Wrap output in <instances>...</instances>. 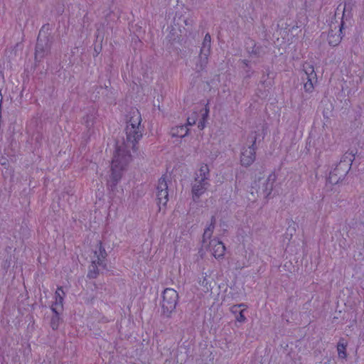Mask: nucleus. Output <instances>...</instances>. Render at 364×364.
Segmentation results:
<instances>
[{"instance_id": "nucleus-27", "label": "nucleus", "mask_w": 364, "mask_h": 364, "mask_svg": "<svg viewBox=\"0 0 364 364\" xmlns=\"http://www.w3.org/2000/svg\"><path fill=\"white\" fill-rule=\"evenodd\" d=\"M248 52L250 54L256 55V56H259V48H257L255 44H254V46L252 48L251 50H249Z\"/></svg>"}, {"instance_id": "nucleus-31", "label": "nucleus", "mask_w": 364, "mask_h": 364, "mask_svg": "<svg viewBox=\"0 0 364 364\" xmlns=\"http://www.w3.org/2000/svg\"><path fill=\"white\" fill-rule=\"evenodd\" d=\"M183 21H184L185 25L188 26V28L190 27V28L192 27V26L193 24V20L190 18L184 19Z\"/></svg>"}, {"instance_id": "nucleus-35", "label": "nucleus", "mask_w": 364, "mask_h": 364, "mask_svg": "<svg viewBox=\"0 0 364 364\" xmlns=\"http://www.w3.org/2000/svg\"><path fill=\"white\" fill-rule=\"evenodd\" d=\"M245 73H246V77H251V75L252 73V72H251L250 70V68H247L246 70H245Z\"/></svg>"}, {"instance_id": "nucleus-23", "label": "nucleus", "mask_w": 364, "mask_h": 364, "mask_svg": "<svg viewBox=\"0 0 364 364\" xmlns=\"http://www.w3.org/2000/svg\"><path fill=\"white\" fill-rule=\"evenodd\" d=\"M167 39L171 44L174 43L175 42L179 40V36L174 28L171 30V31L167 36Z\"/></svg>"}, {"instance_id": "nucleus-4", "label": "nucleus", "mask_w": 364, "mask_h": 364, "mask_svg": "<svg viewBox=\"0 0 364 364\" xmlns=\"http://www.w3.org/2000/svg\"><path fill=\"white\" fill-rule=\"evenodd\" d=\"M254 135L252 136V143L247 147H242L240 154V164L245 167L250 166L256 159V150L257 149V134L253 133Z\"/></svg>"}, {"instance_id": "nucleus-34", "label": "nucleus", "mask_w": 364, "mask_h": 364, "mask_svg": "<svg viewBox=\"0 0 364 364\" xmlns=\"http://www.w3.org/2000/svg\"><path fill=\"white\" fill-rule=\"evenodd\" d=\"M216 223V218L215 215H213L210 218V225H215Z\"/></svg>"}, {"instance_id": "nucleus-29", "label": "nucleus", "mask_w": 364, "mask_h": 364, "mask_svg": "<svg viewBox=\"0 0 364 364\" xmlns=\"http://www.w3.org/2000/svg\"><path fill=\"white\" fill-rule=\"evenodd\" d=\"M92 116L90 115V114H87L84 117L87 127H89L92 124Z\"/></svg>"}, {"instance_id": "nucleus-12", "label": "nucleus", "mask_w": 364, "mask_h": 364, "mask_svg": "<svg viewBox=\"0 0 364 364\" xmlns=\"http://www.w3.org/2000/svg\"><path fill=\"white\" fill-rule=\"evenodd\" d=\"M210 53L200 51V54L198 58V61L196 64V71L197 73H200V71L205 70L208 63V57Z\"/></svg>"}, {"instance_id": "nucleus-42", "label": "nucleus", "mask_w": 364, "mask_h": 364, "mask_svg": "<svg viewBox=\"0 0 364 364\" xmlns=\"http://www.w3.org/2000/svg\"><path fill=\"white\" fill-rule=\"evenodd\" d=\"M330 359H328L327 362H325L323 364H329Z\"/></svg>"}, {"instance_id": "nucleus-10", "label": "nucleus", "mask_w": 364, "mask_h": 364, "mask_svg": "<svg viewBox=\"0 0 364 364\" xmlns=\"http://www.w3.org/2000/svg\"><path fill=\"white\" fill-rule=\"evenodd\" d=\"M97 250L95 251V255L97 257V259H95V261H97L100 267L107 269V263L105 259L107 257V254L101 240L97 243Z\"/></svg>"}, {"instance_id": "nucleus-36", "label": "nucleus", "mask_w": 364, "mask_h": 364, "mask_svg": "<svg viewBox=\"0 0 364 364\" xmlns=\"http://www.w3.org/2000/svg\"><path fill=\"white\" fill-rule=\"evenodd\" d=\"M208 114H209V110L205 111V112L202 114V119H201L205 120V119H206V118H207V117H208Z\"/></svg>"}, {"instance_id": "nucleus-1", "label": "nucleus", "mask_w": 364, "mask_h": 364, "mask_svg": "<svg viewBox=\"0 0 364 364\" xmlns=\"http://www.w3.org/2000/svg\"><path fill=\"white\" fill-rule=\"evenodd\" d=\"M143 127L126 126V139L122 142L117 141L111 166V174L107 181L108 188L114 191L122 177V172L132 161L131 150H137V144L141 139Z\"/></svg>"}, {"instance_id": "nucleus-33", "label": "nucleus", "mask_w": 364, "mask_h": 364, "mask_svg": "<svg viewBox=\"0 0 364 364\" xmlns=\"http://www.w3.org/2000/svg\"><path fill=\"white\" fill-rule=\"evenodd\" d=\"M205 120H203V119H200L198 122V127L202 130L205 128Z\"/></svg>"}, {"instance_id": "nucleus-11", "label": "nucleus", "mask_w": 364, "mask_h": 364, "mask_svg": "<svg viewBox=\"0 0 364 364\" xmlns=\"http://www.w3.org/2000/svg\"><path fill=\"white\" fill-rule=\"evenodd\" d=\"M304 76H302L303 80H306L308 83L314 82V84L317 82V75L313 65L309 64L304 65Z\"/></svg>"}, {"instance_id": "nucleus-24", "label": "nucleus", "mask_w": 364, "mask_h": 364, "mask_svg": "<svg viewBox=\"0 0 364 364\" xmlns=\"http://www.w3.org/2000/svg\"><path fill=\"white\" fill-rule=\"evenodd\" d=\"M304 89L306 92L311 93L314 90V82H305L304 84Z\"/></svg>"}, {"instance_id": "nucleus-22", "label": "nucleus", "mask_w": 364, "mask_h": 364, "mask_svg": "<svg viewBox=\"0 0 364 364\" xmlns=\"http://www.w3.org/2000/svg\"><path fill=\"white\" fill-rule=\"evenodd\" d=\"M200 50L206 52V53L207 52L210 53V50H211V36H210V35L208 33H206L205 37H204V39H203V43H202V47L200 48Z\"/></svg>"}, {"instance_id": "nucleus-6", "label": "nucleus", "mask_w": 364, "mask_h": 364, "mask_svg": "<svg viewBox=\"0 0 364 364\" xmlns=\"http://www.w3.org/2000/svg\"><path fill=\"white\" fill-rule=\"evenodd\" d=\"M208 186V182L204 181V178H195V183L193 184L191 188L193 200L195 202H198L199 200L200 197L205 192Z\"/></svg>"}, {"instance_id": "nucleus-20", "label": "nucleus", "mask_w": 364, "mask_h": 364, "mask_svg": "<svg viewBox=\"0 0 364 364\" xmlns=\"http://www.w3.org/2000/svg\"><path fill=\"white\" fill-rule=\"evenodd\" d=\"M60 291L64 294L63 287H58L55 293V301L53 305L54 307H57L58 309L60 307V309H63V297L60 295Z\"/></svg>"}, {"instance_id": "nucleus-17", "label": "nucleus", "mask_w": 364, "mask_h": 364, "mask_svg": "<svg viewBox=\"0 0 364 364\" xmlns=\"http://www.w3.org/2000/svg\"><path fill=\"white\" fill-rule=\"evenodd\" d=\"M345 339L343 338H341L338 344H337V350L338 357L342 359H345L347 357L346 353V347L347 342H344Z\"/></svg>"}, {"instance_id": "nucleus-30", "label": "nucleus", "mask_w": 364, "mask_h": 364, "mask_svg": "<svg viewBox=\"0 0 364 364\" xmlns=\"http://www.w3.org/2000/svg\"><path fill=\"white\" fill-rule=\"evenodd\" d=\"M239 309H240V306L233 305L230 308V311L232 314H235V316H236L237 314H239V311H240Z\"/></svg>"}, {"instance_id": "nucleus-18", "label": "nucleus", "mask_w": 364, "mask_h": 364, "mask_svg": "<svg viewBox=\"0 0 364 364\" xmlns=\"http://www.w3.org/2000/svg\"><path fill=\"white\" fill-rule=\"evenodd\" d=\"M100 267L97 262V261L93 260L91 264L89 267V270L87 274V278L89 279H95L99 275V269Z\"/></svg>"}, {"instance_id": "nucleus-37", "label": "nucleus", "mask_w": 364, "mask_h": 364, "mask_svg": "<svg viewBox=\"0 0 364 364\" xmlns=\"http://www.w3.org/2000/svg\"><path fill=\"white\" fill-rule=\"evenodd\" d=\"M242 62L245 65V67L247 68H250L249 60H242Z\"/></svg>"}, {"instance_id": "nucleus-3", "label": "nucleus", "mask_w": 364, "mask_h": 364, "mask_svg": "<svg viewBox=\"0 0 364 364\" xmlns=\"http://www.w3.org/2000/svg\"><path fill=\"white\" fill-rule=\"evenodd\" d=\"M178 294L172 288H166L162 292V301L161 304L162 315L166 318H171L175 311L178 302Z\"/></svg>"}, {"instance_id": "nucleus-15", "label": "nucleus", "mask_w": 364, "mask_h": 364, "mask_svg": "<svg viewBox=\"0 0 364 364\" xmlns=\"http://www.w3.org/2000/svg\"><path fill=\"white\" fill-rule=\"evenodd\" d=\"M50 309L53 313L50 319V327L53 330H56L58 328L60 320L59 309L57 307H54L53 305L51 306Z\"/></svg>"}, {"instance_id": "nucleus-26", "label": "nucleus", "mask_w": 364, "mask_h": 364, "mask_svg": "<svg viewBox=\"0 0 364 364\" xmlns=\"http://www.w3.org/2000/svg\"><path fill=\"white\" fill-rule=\"evenodd\" d=\"M199 284L201 286L208 288V285L209 282H208V280L206 278V276H203V275L202 278H200Z\"/></svg>"}, {"instance_id": "nucleus-16", "label": "nucleus", "mask_w": 364, "mask_h": 364, "mask_svg": "<svg viewBox=\"0 0 364 364\" xmlns=\"http://www.w3.org/2000/svg\"><path fill=\"white\" fill-rule=\"evenodd\" d=\"M188 134V129L186 125L177 126L171 129V136L173 137L183 138Z\"/></svg>"}, {"instance_id": "nucleus-32", "label": "nucleus", "mask_w": 364, "mask_h": 364, "mask_svg": "<svg viewBox=\"0 0 364 364\" xmlns=\"http://www.w3.org/2000/svg\"><path fill=\"white\" fill-rule=\"evenodd\" d=\"M214 229H215V226L214 225H209L204 230L205 232H208V233H211L213 235Z\"/></svg>"}, {"instance_id": "nucleus-39", "label": "nucleus", "mask_w": 364, "mask_h": 364, "mask_svg": "<svg viewBox=\"0 0 364 364\" xmlns=\"http://www.w3.org/2000/svg\"><path fill=\"white\" fill-rule=\"evenodd\" d=\"M343 24H344L343 21H342L341 23L340 30H339V31L341 33H342V29L343 28Z\"/></svg>"}, {"instance_id": "nucleus-43", "label": "nucleus", "mask_w": 364, "mask_h": 364, "mask_svg": "<svg viewBox=\"0 0 364 364\" xmlns=\"http://www.w3.org/2000/svg\"><path fill=\"white\" fill-rule=\"evenodd\" d=\"M95 52H96L97 54L99 53L98 50H97L96 49H95Z\"/></svg>"}, {"instance_id": "nucleus-14", "label": "nucleus", "mask_w": 364, "mask_h": 364, "mask_svg": "<svg viewBox=\"0 0 364 364\" xmlns=\"http://www.w3.org/2000/svg\"><path fill=\"white\" fill-rule=\"evenodd\" d=\"M341 170H337V166L333 168V171H331L329 173V176L328 178V180L330 183L331 184H337L340 181H342L346 176H341Z\"/></svg>"}, {"instance_id": "nucleus-38", "label": "nucleus", "mask_w": 364, "mask_h": 364, "mask_svg": "<svg viewBox=\"0 0 364 364\" xmlns=\"http://www.w3.org/2000/svg\"><path fill=\"white\" fill-rule=\"evenodd\" d=\"M187 122H188V125H193L196 123V121L194 119L192 121V120H191V118L188 117L187 119Z\"/></svg>"}, {"instance_id": "nucleus-2", "label": "nucleus", "mask_w": 364, "mask_h": 364, "mask_svg": "<svg viewBox=\"0 0 364 364\" xmlns=\"http://www.w3.org/2000/svg\"><path fill=\"white\" fill-rule=\"evenodd\" d=\"M51 26L45 23L41 28L35 46V62L41 63L43 58L50 53L54 42V36L51 34Z\"/></svg>"}, {"instance_id": "nucleus-13", "label": "nucleus", "mask_w": 364, "mask_h": 364, "mask_svg": "<svg viewBox=\"0 0 364 364\" xmlns=\"http://www.w3.org/2000/svg\"><path fill=\"white\" fill-rule=\"evenodd\" d=\"M130 118L127 123V126H133V127H141V117L140 112L138 109L133 110L130 112Z\"/></svg>"}, {"instance_id": "nucleus-21", "label": "nucleus", "mask_w": 364, "mask_h": 364, "mask_svg": "<svg viewBox=\"0 0 364 364\" xmlns=\"http://www.w3.org/2000/svg\"><path fill=\"white\" fill-rule=\"evenodd\" d=\"M342 38L340 35H336L333 33V31L328 33V42L331 46H338L341 41Z\"/></svg>"}, {"instance_id": "nucleus-8", "label": "nucleus", "mask_w": 364, "mask_h": 364, "mask_svg": "<svg viewBox=\"0 0 364 364\" xmlns=\"http://www.w3.org/2000/svg\"><path fill=\"white\" fill-rule=\"evenodd\" d=\"M276 178L277 176L274 173H270L262 183V186L259 188L260 193L264 196V198L267 199L271 197Z\"/></svg>"}, {"instance_id": "nucleus-28", "label": "nucleus", "mask_w": 364, "mask_h": 364, "mask_svg": "<svg viewBox=\"0 0 364 364\" xmlns=\"http://www.w3.org/2000/svg\"><path fill=\"white\" fill-rule=\"evenodd\" d=\"M211 236H212L211 233H208V232H205L204 230L203 237H202L203 244H205V242H207V240H209L211 237Z\"/></svg>"}, {"instance_id": "nucleus-19", "label": "nucleus", "mask_w": 364, "mask_h": 364, "mask_svg": "<svg viewBox=\"0 0 364 364\" xmlns=\"http://www.w3.org/2000/svg\"><path fill=\"white\" fill-rule=\"evenodd\" d=\"M210 177V170L207 164H203L197 173L198 179L204 178V181H208Z\"/></svg>"}, {"instance_id": "nucleus-41", "label": "nucleus", "mask_w": 364, "mask_h": 364, "mask_svg": "<svg viewBox=\"0 0 364 364\" xmlns=\"http://www.w3.org/2000/svg\"><path fill=\"white\" fill-rule=\"evenodd\" d=\"M208 102H207V104L205 105V112L207 111V110H209V107H208Z\"/></svg>"}, {"instance_id": "nucleus-5", "label": "nucleus", "mask_w": 364, "mask_h": 364, "mask_svg": "<svg viewBox=\"0 0 364 364\" xmlns=\"http://www.w3.org/2000/svg\"><path fill=\"white\" fill-rule=\"evenodd\" d=\"M157 200L159 204L166 205L168 200V184L165 176H161L158 181L156 187Z\"/></svg>"}, {"instance_id": "nucleus-7", "label": "nucleus", "mask_w": 364, "mask_h": 364, "mask_svg": "<svg viewBox=\"0 0 364 364\" xmlns=\"http://www.w3.org/2000/svg\"><path fill=\"white\" fill-rule=\"evenodd\" d=\"M355 156L352 153L346 152L337 164V170H341V176H346L351 168L352 163Z\"/></svg>"}, {"instance_id": "nucleus-9", "label": "nucleus", "mask_w": 364, "mask_h": 364, "mask_svg": "<svg viewBox=\"0 0 364 364\" xmlns=\"http://www.w3.org/2000/svg\"><path fill=\"white\" fill-rule=\"evenodd\" d=\"M209 245L212 248L214 257L217 259H223L226 250L225 245L216 238L211 240Z\"/></svg>"}, {"instance_id": "nucleus-40", "label": "nucleus", "mask_w": 364, "mask_h": 364, "mask_svg": "<svg viewBox=\"0 0 364 364\" xmlns=\"http://www.w3.org/2000/svg\"><path fill=\"white\" fill-rule=\"evenodd\" d=\"M236 306H240V307H244V308L247 307V305L243 304V303L240 304H237Z\"/></svg>"}, {"instance_id": "nucleus-25", "label": "nucleus", "mask_w": 364, "mask_h": 364, "mask_svg": "<svg viewBox=\"0 0 364 364\" xmlns=\"http://www.w3.org/2000/svg\"><path fill=\"white\" fill-rule=\"evenodd\" d=\"M244 311L245 309H242L239 311V314L235 316V318L237 321L240 323H243L246 321V317L244 315Z\"/></svg>"}]
</instances>
